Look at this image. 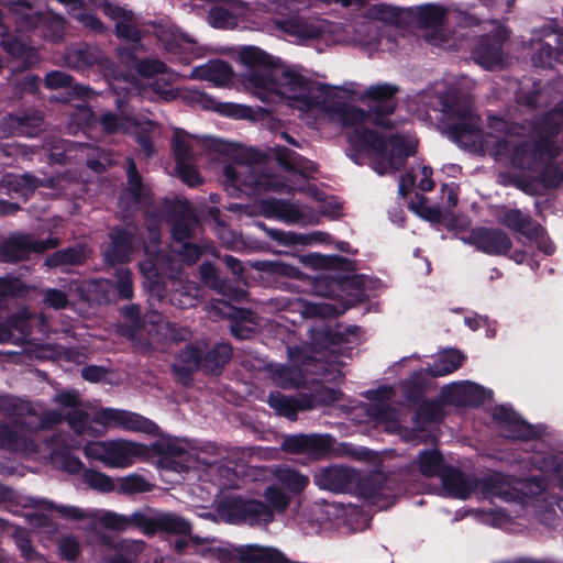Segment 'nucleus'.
<instances>
[{"mask_svg": "<svg viewBox=\"0 0 563 563\" xmlns=\"http://www.w3.org/2000/svg\"><path fill=\"white\" fill-rule=\"evenodd\" d=\"M232 69L228 63L222 60H210L205 65L196 67L191 76L207 80L216 86H224L231 80Z\"/></svg>", "mask_w": 563, "mask_h": 563, "instance_id": "33", "label": "nucleus"}, {"mask_svg": "<svg viewBox=\"0 0 563 563\" xmlns=\"http://www.w3.org/2000/svg\"><path fill=\"white\" fill-rule=\"evenodd\" d=\"M358 490L369 505L386 509L394 505L400 486L396 476L373 472L358 481Z\"/></svg>", "mask_w": 563, "mask_h": 563, "instance_id": "7", "label": "nucleus"}, {"mask_svg": "<svg viewBox=\"0 0 563 563\" xmlns=\"http://www.w3.org/2000/svg\"><path fill=\"white\" fill-rule=\"evenodd\" d=\"M51 459L56 465L70 474H76L82 468V463L78 457L68 454L67 450L58 445L52 448Z\"/></svg>", "mask_w": 563, "mask_h": 563, "instance_id": "53", "label": "nucleus"}, {"mask_svg": "<svg viewBox=\"0 0 563 563\" xmlns=\"http://www.w3.org/2000/svg\"><path fill=\"white\" fill-rule=\"evenodd\" d=\"M102 10L107 16L115 21V34L119 37L137 42L142 37L134 13L110 2H104Z\"/></svg>", "mask_w": 563, "mask_h": 563, "instance_id": "27", "label": "nucleus"}, {"mask_svg": "<svg viewBox=\"0 0 563 563\" xmlns=\"http://www.w3.org/2000/svg\"><path fill=\"white\" fill-rule=\"evenodd\" d=\"M144 325L142 339L148 345L144 346L141 342H133L140 352L147 353L166 344V335L170 332V321L166 317L159 312L151 311L145 314Z\"/></svg>", "mask_w": 563, "mask_h": 563, "instance_id": "19", "label": "nucleus"}, {"mask_svg": "<svg viewBox=\"0 0 563 563\" xmlns=\"http://www.w3.org/2000/svg\"><path fill=\"white\" fill-rule=\"evenodd\" d=\"M42 35L51 41H60L64 37L66 22L54 13L43 14L40 25Z\"/></svg>", "mask_w": 563, "mask_h": 563, "instance_id": "51", "label": "nucleus"}, {"mask_svg": "<svg viewBox=\"0 0 563 563\" xmlns=\"http://www.w3.org/2000/svg\"><path fill=\"white\" fill-rule=\"evenodd\" d=\"M231 356L230 344L219 343L206 353L202 367L205 372L216 374L230 361Z\"/></svg>", "mask_w": 563, "mask_h": 563, "instance_id": "46", "label": "nucleus"}, {"mask_svg": "<svg viewBox=\"0 0 563 563\" xmlns=\"http://www.w3.org/2000/svg\"><path fill=\"white\" fill-rule=\"evenodd\" d=\"M73 77L67 73L53 70L46 74L44 78V85L48 89L73 87L75 95L81 98H86L90 93L89 88L82 85L73 86Z\"/></svg>", "mask_w": 563, "mask_h": 563, "instance_id": "48", "label": "nucleus"}, {"mask_svg": "<svg viewBox=\"0 0 563 563\" xmlns=\"http://www.w3.org/2000/svg\"><path fill=\"white\" fill-rule=\"evenodd\" d=\"M122 312L129 320V324L123 330V335L132 342H141L144 346H147L148 343L142 339V329L145 327V317L141 318L140 307L136 305H129L123 307Z\"/></svg>", "mask_w": 563, "mask_h": 563, "instance_id": "43", "label": "nucleus"}, {"mask_svg": "<svg viewBox=\"0 0 563 563\" xmlns=\"http://www.w3.org/2000/svg\"><path fill=\"white\" fill-rule=\"evenodd\" d=\"M441 104L443 130L451 140L463 147L482 141L481 119L475 113L468 96L455 98L448 95L442 98ZM559 121H563V115L555 113L545 119V125L551 126V130L538 143L522 141L512 135L496 140L487 135L483 140V145L497 161L509 162L520 169L533 170L547 158L559 154L560 146L553 141V136L559 133Z\"/></svg>", "mask_w": 563, "mask_h": 563, "instance_id": "1", "label": "nucleus"}, {"mask_svg": "<svg viewBox=\"0 0 563 563\" xmlns=\"http://www.w3.org/2000/svg\"><path fill=\"white\" fill-rule=\"evenodd\" d=\"M201 352L198 347L188 345L180 351L178 355V363L174 365V372L176 374L188 375L197 371L202 365Z\"/></svg>", "mask_w": 563, "mask_h": 563, "instance_id": "50", "label": "nucleus"}, {"mask_svg": "<svg viewBox=\"0 0 563 563\" xmlns=\"http://www.w3.org/2000/svg\"><path fill=\"white\" fill-rule=\"evenodd\" d=\"M54 187V179L40 180L31 175H4L0 180V196L26 199L36 187Z\"/></svg>", "mask_w": 563, "mask_h": 563, "instance_id": "24", "label": "nucleus"}, {"mask_svg": "<svg viewBox=\"0 0 563 563\" xmlns=\"http://www.w3.org/2000/svg\"><path fill=\"white\" fill-rule=\"evenodd\" d=\"M268 405L280 416L295 420L298 410H307L312 407V399L308 397H287L279 391L268 395Z\"/></svg>", "mask_w": 563, "mask_h": 563, "instance_id": "31", "label": "nucleus"}, {"mask_svg": "<svg viewBox=\"0 0 563 563\" xmlns=\"http://www.w3.org/2000/svg\"><path fill=\"white\" fill-rule=\"evenodd\" d=\"M497 221L530 240L538 239L543 231L540 224L519 209H500L497 213Z\"/></svg>", "mask_w": 563, "mask_h": 563, "instance_id": "25", "label": "nucleus"}, {"mask_svg": "<svg viewBox=\"0 0 563 563\" xmlns=\"http://www.w3.org/2000/svg\"><path fill=\"white\" fill-rule=\"evenodd\" d=\"M1 47L14 58H22L31 51L30 46L15 36H1Z\"/></svg>", "mask_w": 563, "mask_h": 563, "instance_id": "61", "label": "nucleus"}, {"mask_svg": "<svg viewBox=\"0 0 563 563\" xmlns=\"http://www.w3.org/2000/svg\"><path fill=\"white\" fill-rule=\"evenodd\" d=\"M110 239L111 241L103 252L106 262L111 265L126 262L139 243L137 229L132 224H126L122 229L112 231Z\"/></svg>", "mask_w": 563, "mask_h": 563, "instance_id": "14", "label": "nucleus"}, {"mask_svg": "<svg viewBox=\"0 0 563 563\" xmlns=\"http://www.w3.org/2000/svg\"><path fill=\"white\" fill-rule=\"evenodd\" d=\"M146 446L128 440H110L108 445L107 467L125 468L135 460L146 455Z\"/></svg>", "mask_w": 563, "mask_h": 563, "instance_id": "21", "label": "nucleus"}, {"mask_svg": "<svg viewBox=\"0 0 563 563\" xmlns=\"http://www.w3.org/2000/svg\"><path fill=\"white\" fill-rule=\"evenodd\" d=\"M505 27L497 25L493 33L486 35L473 51L474 60L486 69H494L503 65V45L508 40Z\"/></svg>", "mask_w": 563, "mask_h": 563, "instance_id": "13", "label": "nucleus"}, {"mask_svg": "<svg viewBox=\"0 0 563 563\" xmlns=\"http://www.w3.org/2000/svg\"><path fill=\"white\" fill-rule=\"evenodd\" d=\"M103 52L96 45L80 43L67 48L64 63L73 69L82 70L103 63Z\"/></svg>", "mask_w": 563, "mask_h": 563, "instance_id": "26", "label": "nucleus"}, {"mask_svg": "<svg viewBox=\"0 0 563 563\" xmlns=\"http://www.w3.org/2000/svg\"><path fill=\"white\" fill-rule=\"evenodd\" d=\"M7 5L19 30L29 31L40 25L43 14L31 2L16 0L8 2Z\"/></svg>", "mask_w": 563, "mask_h": 563, "instance_id": "32", "label": "nucleus"}, {"mask_svg": "<svg viewBox=\"0 0 563 563\" xmlns=\"http://www.w3.org/2000/svg\"><path fill=\"white\" fill-rule=\"evenodd\" d=\"M102 130L108 134L128 133L133 126H139L135 119L119 115L113 112H104L99 119Z\"/></svg>", "mask_w": 563, "mask_h": 563, "instance_id": "47", "label": "nucleus"}, {"mask_svg": "<svg viewBox=\"0 0 563 563\" xmlns=\"http://www.w3.org/2000/svg\"><path fill=\"white\" fill-rule=\"evenodd\" d=\"M515 484L514 489L521 492L526 496H537L547 488V483L542 477L517 481Z\"/></svg>", "mask_w": 563, "mask_h": 563, "instance_id": "63", "label": "nucleus"}, {"mask_svg": "<svg viewBox=\"0 0 563 563\" xmlns=\"http://www.w3.org/2000/svg\"><path fill=\"white\" fill-rule=\"evenodd\" d=\"M218 516L227 525H268L273 510L261 500L225 499L218 505Z\"/></svg>", "mask_w": 563, "mask_h": 563, "instance_id": "6", "label": "nucleus"}, {"mask_svg": "<svg viewBox=\"0 0 563 563\" xmlns=\"http://www.w3.org/2000/svg\"><path fill=\"white\" fill-rule=\"evenodd\" d=\"M240 59L246 66L241 75L242 82L263 100L276 95L301 111H320L327 101L329 92L323 87L279 65L274 57L257 47L243 48Z\"/></svg>", "mask_w": 563, "mask_h": 563, "instance_id": "2", "label": "nucleus"}, {"mask_svg": "<svg viewBox=\"0 0 563 563\" xmlns=\"http://www.w3.org/2000/svg\"><path fill=\"white\" fill-rule=\"evenodd\" d=\"M273 476L290 493L300 494L309 484V477L287 466H276L272 471Z\"/></svg>", "mask_w": 563, "mask_h": 563, "instance_id": "42", "label": "nucleus"}, {"mask_svg": "<svg viewBox=\"0 0 563 563\" xmlns=\"http://www.w3.org/2000/svg\"><path fill=\"white\" fill-rule=\"evenodd\" d=\"M333 439L328 434H297L286 438L282 443L283 451L291 454H305L312 460L335 456Z\"/></svg>", "mask_w": 563, "mask_h": 563, "instance_id": "11", "label": "nucleus"}, {"mask_svg": "<svg viewBox=\"0 0 563 563\" xmlns=\"http://www.w3.org/2000/svg\"><path fill=\"white\" fill-rule=\"evenodd\" d=\"M32 530H14L12 538L15 545L21 552L22 558L26 561H38L41 554L34 549L31 540L30 532Z\"/></svg>", "mask_w": 563, "mask_h": 563, "instance_id": "54", "label": "nucleus"}, {"mask_svg": "<svg viewBox=\"0 0 563 563\" xmlns=\"http://www.w3.org/2000/svg\"><path fill=\"white\" fill-rule=\"evenodd\" d=\"M196 225L197 221L195 217L186 209L181 217L174 221L173 235L178 241L189 239Z\"/></svg>", "mask_w": 563, "mask_h": 563, "instance_id": "57", "label": "nucleus"}, {"mask_svg": "<svg viewBox=\"0 0 563 563\" xmlns=\"http://www.w3.org/2000/svg\"><path fill=\"white\" fill-rule=\"evenodd\" d=\"M464 356L456 350H450L439 355L433 365L427 368L433 377L444 376L461 367Z\"/></svg>", "mask_w": 563, "mask_h": 563, "instance_id": "44", "label": "nucleus"}, {"mask_svg": "<svg viewBox=\"0 0 563 563\" xmlns=\"http://www.w3.org/2000/svg\"><path fill=\"white\" fill-rule=\"evenodd\" d=\"M477 487H479L487 497L497 496L508 499L514 496L511 493L514 488L512 482L501 473H492L482 479L478 478Z\"/></svg>", "mask_w": 563, "mask_h": 563, "instance_id": "38", "label": "nucleus"}, {"mask_svg": "<svg viewBox=\"0 0 563 563\" xmlns=\"http://www.w3.org/2000/svg\"><path fill=\"white\" fill-rule=\"evenodd\" d=\"M468 242L489 255H505L512 246L509 235L504 230L495 228L472 230Z\"/></svg>", "mask_w": 563, "mask_h": 563, "instance_id": "16", "label": "nucleus"}, {"mask_svg": "<svg viewBox=\"0 0 563 563\" xmlns=\"http://www.w3.org/2000/svg\"><path fill=\"white\" fill-rule=\"evenodd\" d=\"M145 253L148 254L150 258L141 262L140 268L146 278L152 279L153 277H157L161 272H166V257L151 250L148 245L145 246Z\"/></svg>", "mask_w": 563, "mask_h": 563, "instance_id": "52", "label": "nucleus"}, {"mask_svg": "<svg viewBox=\"0 0 563 563\" xmlns=\"http://www.w3.org/2000/svg\"><path fill=\"white\" fill-rule=\"evenodd\" d=\"M223 174L230 184H238L252 192L278 190L280 184L272 176L261 174L256 166L249 162L236 161L223 167Z\"/></svg>", "mask_w": 563, "mask_h": 563, "instance_id": "8", "label": "nucleus"}, {"mask_svg": "<svg viewBox=\"0 0 563 563\" xmlns=\"http://www.w3.org/2000/svg\"><path fill=\"white\" fill-rule=\"evenodd\" d=\"M54 401L63 407L65 419L70 429L79 435L99 437L104 433L93 427L95 416L90 418L89 413L80 406V400L76 393H60L54 397Z\"/></svg>", "mask_w": 563, "mask_h": 563, "instance_id": "10", "label": "nucleus"}, {"mask_svg": "<svg viewBox=\"0 0 563 563\" xmlns=\"http://www.w3.org/2000/svg\"><path fill=\"white\" fill-rule=\"evenodd\" d=\"M60 245L57 238H47L45 240H35L31 235H12L0 246V260L2 262L14 263L29 258L31 253H44L47 250H54Z\"/></svg>", "mask_w": 563, "mask_h": 563, "instance_id": "9", "label": "nucleus"}, {"mask_svg": "<svg viewBox=\"0 0 563 563\" xmlns=\"http://www.w3.org/2000/svg\"><path fill=\"white\" fill-rule=\"evenodd\" d=\"M420 473L426 477L441 476L443 466V457L437 450H424L420 452L417 460Z\"/></svg>", "mask_w": 563, "mask_h": 563, "instance_id": "49", "label": "nucleus"}, {"mask_svg": "<svg viewBox=\"0 0 563 563\" xmlns=\"http://www.w3.org/2000/svg\"><path fill=\"white\" fill-rule=\"evenodd\" d=\"M87 257L88 252L84 245H74L56 251L47 256L44 261V266L47 268L78 266L84 264Z\"/></svg>", "mask_w": 563, "mask_h": 563, "instance_id": "36", "label": "nucleus"}, {"mask_svg": "<svg viewBox=\"0 0 563 563\" xmlns=\"http://www.w3.org/2000/svg\"><path fill=\"white\" fill-rule=\"evenodd\" d=\"M200 141L183 130H175L172 146L177 163L195 161Z\"/></svg>", "mask_w": 563, "mask_h": 563, "instance_id": "39", "label": "nucleus"}, {"mask_svg": "<svg viewBox=\"0 0 563 563\" xmlns=\"http://www.w3.org/2000/svg\"><path fill=\"white\" fill-rule=\"evenodd\" d=\"M42 124L43 115L38 111L8 114L0 123V139L15 135L34 136Z\"/></svg>", "mask_w": 563, "mask_h": 563, "instance_id": "20", "label": "nucleus"}, {"mask_svg": "<svg viewBox=\"0 0 563 563\" xmlns=\"http://www.w3.org/2000/svg\"><path fill=\"white\" fill-rule=\"evenodd\" d=\"M84 479L90 488L101 493H110L115 488L114 482L109 475L95 470H85Z\"/></svg>", "mask_w": 563, "mask_h": 563, "instance_id": "55", "label": "nucleus"}, {"mask_svg": "<svg viewBox=\"0 0 563 563\" xmlns=\"http://www.w3.org/2000/svg\"><path fill=\"white\" fill-rule=\"evenodd\" d=\"M356 473L344 466H330L320 470L314 475V483L322 489L343 493L356 482Z\"/></svg>", "mask_w": 563, "mask_h": 563, "instance_id": "23", "label": "nucleus"}, {"mask_svg": "<svg viewBox=\"0 0 563 563\" xmlns=\"http://www.w3.org/2000/svg\"><path fill=\"white\" fill-rule=\"evenodd\" d=\"M263 496L268 503V507L275 509L277 512H284L290 504V496L275 485L267 486Z\"/></svg>", "mask_w": 563, "mask_h": 563, "instance_id": "56", "label": "nucleus"}, {"mask_svg": "<svg viewBox=\"0 0 563 563\" xmlns=\"http://www.w3.org/2000/svg\"><path fill=\"white\" fill-rule=\"evenodd\" d=\"M319 112L330 121L353 126L347 134L350 143L369 151L371 165L379 175L397 172L407 157L416 152L417 145L412 139L400 134H379L365 129L363 124L368 119V114L364 110L339 102L329 93Z\"/></svg>", "mask_w": 563, "mask_h": 563, "instance_id": "3", "label": "nucleus"}, {"mask_svg": "<svg viewBox=\"0 0 563 563\" xmlns=\"http://www.w3.org/2000/svg\"><path fill=\"white\" fill-rule=\"evenodd\" d=\"M445 10L439 5L428 4L419 10L418 22L424 30L422 37L426 42L440 46L449 41L450 34L443 27Z\"/></svg>", "mask_w": 563, "mask_h": 563, "instance_id": "15", "label": "nucleus"}, {"mask_svg": "<svg viewBox=\"0 0 563 563\" xmlns=\"http://www.w3.org/2000/svg\"><path fill=\"white\" fill-rule=\"evenodd\" d=\"M440 478L445 494L454 498L466 499L478 486L477 477L451 466L443 468Z\"/></svg>", "mask_w": 563, "mask_h": 563, "instance_id": "22", "label": "nucleus"}, {"mask_svg": "<svg viewBox=\"0 0 563 563\" xmlns=\"http://www.w3.org/2000/svg\"><path fill=\"white\" fill-rule=\"evenodd\" d=\"M413 186H417L423 191L433 189L434 181L432 179V169L422 165L418 166L417 168H411L405 176L401 177L399 191L405 196Z\"/></svg>", "mask_w": 563, "mask_h": 563, "instance_id": "40", "label": "nucleus"}, {"mask_svg": "<svg viewBox=\"0 0 563 563\" xmlns=\"http://www.w3.org/2000/svg\"><path fill=\"white\" fill-rule=\"evenodd\" d=\"M155 35L164 47L172 53H178L180 49L188 48L196 43L194 38L181 33L174 25H157Z\"/></svg>", "mask_w": 563, "mask_h": 563, "instance_id": "35", "label": "nucleus"}, {"mask_svg": "<svg viewBox=\"0 0 563 563\" xmlns=\"http://www.w3.org/2000/svg\"><path fill=\"white\" fill-rule=\"evenodd\" d=\"M274 24L278 30L300 40L314 38L322 32L319 24L310 20L302 19L297 14L275 20Z\"/></svg>", "mask_w": 563, "mask_h": 563, "instance_id": "30", "label": "nucleus"}, {"mask_svg": "<svg viewBox=\"0 0 563 563\" xmlns=\"http://www.w3.org/2000/svg\"><path fill=\"white\" fill-rule=\"evenodd\" d=\"M467 515H471V516H474L475 518H477V523H479V525H489V526L496 527V526H503V525L510 523L508 520V517L499 510L489 511V512L470 510V511H467Z\"/></svg>", "mask_w": 563, "mask_h": 563, "instance_id": "64", "label": "nucleus"}, {"mask_svg": "<svg viewBox=\"0 0 563 563\" xmlns=\"http://www.w3.org/2000/svg\"><path fill=\"white\" fill-rule=\"evenodd\" d=\"M199 271L201 279L206 286L216 289L223 295L231 296L236 299L245 295L243 290L233 289L230 286H228L224 280H221L218 276L217 268L213 265L205 263L200 266Z\"/></svg>", "mask_w": 563, "mask_h": 563, "instance_id": "45", "label": "nucleus"}, {"mask_svg": "<svg viewBox=\"0 0 563 563\" xmlns=\"http://www.w3.org/2000/svg\"><path fill=\"white\" fill-rule=\"evenodd\" d=\"M57 548L60 559L66 562L76 561L81 552L80 543L74 537H63L58 541Z\"/></svg>", "mask_w": 563, "mask_h": 563, "instance_id": "60", "label": "nucleus"}, {"mask_svg": "<svg viewBox=\"0 0 563 563\" xmlns=\"http://www.w3.org/2000/svg\"><path fill=\"white\" fill-rule=\"evenodd\" d=\"M159 465L163 468L181 472L188 467L191 454L179 442L164 440L157 444Z\"/></svg>", "mask_w": 563, "mask_h": 563, "instance_id": "28", "label": "nucleus"}, {"mask_svg": "<svg viewBox=\"0 0 563 563\" xmlns=\"http://www.w3.org/2000/svg\"><path fill=\"white\" fill-rule=\"evenodd\" d=\"M273 152L278 164L288 172H295L302 176H307L316 170V166L312 162L300 156L292 150L284 146H276Z\"/></svg>", "mask_w": 563, "mask_h": 563, "instance_id": "34", "label": "nucleus"}, {"mask_svg": "<svg viewBox=\"0 0 563 563\" xmlns=\"http://www.w3.org/2000/svg\"><path fill=\"white\" fill-rule=\"evenodd\" d=\"M194 161H186L183 163H177V174L179 178L190 187L198 186L202 184V178L192 164Z\"/></svg>", "mask_w": 563, "mask_h": 563, "instance_id": "62", "label": "nucleus"}, {"mask_svg": "<svg viewBox=\"0 0 563 563\" xmlns=\"http://www.w3.org/2000/svg\"><path fill=\"white\" fill-rule=\"evenodd\" d=\"M3 409L10 423H0V448L24 454L37 452V444L31 435L34 431L53 428L65 419L60 406L58 410L38 415L31 402L22 399L5 401Z\"/></svg>", "mask_w": 563, "mask_h": 563, "instance_id": "4", "label": "nucleus"}, {"mask_svg": "<svg viewBox=\"0 0 563 563\" xmlns=\"http://www.w3.org/2000/svg\"><path fill=\"white\" fill-rule=\"evenodd\" d=\"M169 302L179 309L192 308L198 303L200 288L196 283L178 278L170 274Z\"/></svg>", "mask_w": 563, "mask_h": 563, "instance_id": "29", "label": "nucleus"}, {"mask_svg": "<svg viewBox=\"0 0 563 563\" xmlns=\"http://www.w3.org/2000/svg\"><path fill=\"white\" fill-rule=\"evenodd\" d=\"M120 489L125 494L145 493L151 489V484L139 474H130L120 478Z\"/></svg>", "mask_w": 563, "mask_h": 563, "instance_id": "59", "label": "nucleus"}, {"mask_svg": "<svg viewBox=\"0 0 563 563\" xmlns=\"http://www.w3.org/2000/svg\"><path fill=\"white\" fill-rule=\"evenodd\" d=\"M114 288L120 299L129 300L134 295L132 274L126 268H119L115 273Z\"/></svg>", "mask_w": 563, "mask_h": 563, "instance_id": "58", "label": "nucleus"}, {"mask_svg": "<svg viewBox=\"0 0 563 563\" xmlns=\"http://www.w3.org/2000/svg\"><path fill=\"white\" fill-rule=\"evenodd\" d=\"M399 87L391 84L369 86L360 95V100L377 115H387L396 109V95Z\"/></svg>", "mask_w": 563, "mask_h": 563, "instance_id": "17", "label": "nucleus"}, {"mask_svg": "<svg viewBox=\"0 0 563 563\" xmlns=\"http://www.w3.org/2000/svg\"><path fill=\"white\" fill-rule=\"evenodd\" d=\"M126 176L128 186L121 194L119 203L124 212L130 213L148 199L151 191L142 181L136 165L130 157L126 159Z\"/></svg>", "mask_w": 563, "mask_h": 563, "instance_id": "18", "label": "nucleus"}, {"mask_svg": "<svg viewBox=\"0 0 563 563\" xmlns=\"http://www.w3.org/2000/svg\"><path fill=\"white\" fill-rule=\"evenodd\" d=\"M43 510L54 509L60 518L70 522H82L91 527L102 528H190L183 517L168 511H161L153 508H143L129 516L111 511L87 510L76 506H54L52 503H43Z\"/></svg>", "mask_w": 563, "mask_h": 563, "instance_id": "5", "label": "nucleus"}, {"mask_svg": "<svg viewBox=\"0 0 563 563\" xmlns=\"http://www.w3.org/2000/svg\"><path fill=\"white\" fill-rule=\"evenodd\" d=\"M267 373L271 380L284 389L297 388L303 383V374L299 368L285 365H269Z\"/></svg>", "mask_w": 563, "mask_h": 563, "instance_id": "41", "label": "nucleus"}, {"mask_svg": "<svg viewBox=\"0 0 563 563\" xmlns=\"http://www.w3.org/2000/svg\"><path fill=\"white\" fill-rule=\"evenodd\" d=\"M264 210L267 216L287 223H300L305 219V213L297 205L284 200H267L264 202Z\"/></svg>", "mask_w": 563, "mask_h": 563, "instance_id": "37", "label": "nucleus"}, {"mask_svg": "<svg viewBox=\"0 0 563 563\" xmlns=\"http://www.w3.org/2000/svg\"><path fill=\"white\" fill-rule=\"evenodd\" d=\"M95 421L106 431L108 428H121L128 431L151 433L156 426L148 419L120 409H102L95 413Z\"/></svg>", "mask_w": 563, "mask_h": 563, "instance_id": "12", "label": "nucleus"}]
</instances>
